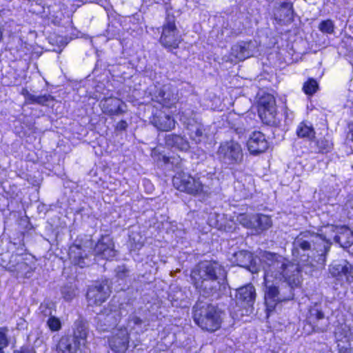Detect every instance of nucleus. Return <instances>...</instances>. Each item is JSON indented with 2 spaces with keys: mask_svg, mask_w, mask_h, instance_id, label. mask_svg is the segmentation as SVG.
Wrapping results in <instances>:
<instances>
[{
  "mask_svg": "<svg viewBox=\"0 0 353 353\" xmlns=\"http://www.w3.org/2000/svg\"><path fill=\"white\" fill-rule=\"evenodd\" d=\"M264 270V299L268 312L276 305L292 299V290L300 283L298 264L283 256L268 252L261 256Z\"/></svg>",
  "mask_w": 353,
  "mask_h": 353,
  "instance_id": "nucleus-1",
  "label": "nucleus"
},
{
  "mask_svg": "<svg viewBox=\"0 0 353 353\" xmlns=\"http://www.w3.org/2000/svg\"><path fill=\"white\" fill-rule=\"evenodd\" d=\"M194 285L205 296H219L225 290L226 272L216 262L204 261L192 271Z\"/></svg>",
  "mask_w": 353,
  "mask_h": 353,
  "instance_id": "nucleus-2",
  "label": "nucleus"
},
{
  "mask_svg": "<svg viewBox=\"0 0 353 353\" xmlns=\"http://www.w3.org/2000/svg\"><path fill=\"white\" fill-rule=\"evenodd\" d=\"M194 322L203 330L214 332L221 325V312L210 304L197 303L194 307Z\"/></svg>",
  "mask_w": 353,
  "mask_h": 353,
  "instance_id": "nucleus-3",
  "label": "nucleus"
},
{
  "mask_svg": "<svg viewBox=\"0 0 353 353\" xmlns=\"http://www.w3.org/2000/svg\"><path fill=\"white\" fill-rule=\"evenodd\" d=\"M173 185L177 190L190 194L196 195L206 192L199 178L183 172L173 177Z\"/></svg>",
  "mask_w": 353,
  "mask_h": 353,
  "instance_id": "nucleus-4",
  "label": "nucleus"
},
{
  "mask_svg": "<svg viewBox=\"0 0 353 353\" xmlns=\"http://www.w3.org/2000/svg\"><path fill=\"white\" fill-rule=\"evenodd\" d=\"M181 41V35L175 24V17L168 13L162 26L159 41L166 48L175 49Z\"/></svg>",
  "mask_w": 353,
  "mask_h": 353,
  "instance_id": "nucleus-5",
  "label": "nucleus"
},
{
  "mask_svg": "<svg viewBox=\"0 0 353 353\" xmlns=\"http://www.w3.org/2000/svg\"><path fill=\"white\" fill-rule=\"evenodd\" d=\"M258 112L263 123L268 125L276 123L277 111L275 99L273 95L268 93L259 94Z\"/></svg>",
  "mask_w": 353,
  "mask_h": 353,
  "instance_id": "nucleus-6",
  "label": "nucleus"
},
{
  "mask_svg": "<svg viewBox=\"0 0 353 353\" xmlns=\"http://www.w3.org/2000/svg\"><path fill=\"white\" fill-rule=\"evenodd\" d=\"M219 158L225 164H237L243 159L241 145L236 142L229 141L222 143L218 150Z\"/></svg>",
  "mask_w": 353,
  "mask_h": 353,
  "instance_id": "nucleus-7",
  "label": "nucleus"
},
{
  "mask_svg": "<svg viewBox=\"0 0 353 353\" xmlns=\"http://www.w3.org/2000/svg\"><path fill=\"white\" fill-rule=\"evenodd\" d=\"M256 44L255 41H241L233 45L231 48L228 57L225 59L226 61L236 63L243 61L254 54L256 52Z\"/></svg>",
  "mask_w": 353,
  "mask_h": 353,
  "instance_id": "nucleus-8",
  "label": "nucleus"
},
{
  "mask_svg": "<svg viewBox=\"0 0 353 353\" xmlns=\"http://www.w3.org/2000/svg\"><path fill=\"white\" fill-rule=\"evenodd\" d=\"M110 294L107 282L96 283L90 286L87 292V301L90 306L100 305Z\"/></svg>",
  "mask_w": 353,
  "mask_h": 353,
  "instance_id": "nucleus-9",
  "label": "nucleus"
},
{
  "mask_svg": "<svg viewBox=\"0 0 353 353\" xmlns=\"http://www.w3.org/2000/svg\"><path fill=\"white\" fill-rule=\"evenodd\" d=\"M121 313L117 305L109 304L107 307L97 314L98 324L101 330H107L114 326L120 319Z\"/></svg>",
  "mask_w": 353,
  "mask_h": 353,
  "instance_id": "nucleus-10",
  "label": "nucleus"
},
{
  "mask_svg": "<svg viewBox=\"0 0 353 353\" xmlns=\"http://www.w3.org/2000/svg\"><path fill=\"white\" fill-rule=\"evenodd\" d=\"M307 321L313 330L316 332H326L330 326V321L323 312L316 306L311 308Z\"/></svg>",
  "mask_w": 353,
  "mask_h": 353,
  "instance_id": "nucleus-11",
  "label": "nucleus"
},
{
  "mask_svg": "<svg viewBox=\"0 0 353 353\" xmlns=\"http://www.w3.org/2000/svg\"><path fill=\"white\" fill-rule=\"evenodd\" d=\"M94 252L97 256L103 259H112L116 255L112 239L108 236H102L96 244Z\"/></svg>",
  "mask_w": 353,
  "mask_h": 353,
  "instance_id": "nucleus-12",
  "label": "nucleus"
},
{
  "mask_svg": "<svg viewBox=\"0 0 353 353\" xmlns=\"http://www.w3.org/2000/svg\"><path fill=\"white\" fill-rule=\"evenodd\" d=\"M327 229L335 233L334 240L342 248H349L352 245L353 232L347 227L330 225L327 227Z\"/></svg>",
  "mask_w": 353,
  "mask_h": 353,
  "instance_id": "nucleus-13",
  "label": "nucleus"
},
{
  "mask_svg": "<svg viewBox=\"0 0 353 353\" xmlns=\"http://www.w3.org/2000/svg\"><path fill=\"white\" fill-rule=\"evenodd\" d=\"M158 101L163 106L171 108L179 101L178 89L171 85H165L159 92L157 97Z\"/></svg>",
  "mask_w": 353,
  "mask_h": 353,
  "instance_id": "nucleus-14",
  "label": "nucleus"
},
{
  "mask_svg": "<svg viewBox=\"0 0 353 353\" xmlns=\"http://www.w3.org/2000/svg\"><path fill=\"white\" fill-rule=\"evenodd\" d=\"M330 272L334 277L344 278L346 282H353V265L347 261L333 264L330 268Z\"/></svg>",
  "mask_w": 353,
  "mask_h": 353,
  "instance_id": "nucleus-15",
  "label": "nucleus"
},
{
  "mask_svg": "<svg viewBox=\"0 0 353 353\" xmlns=\"http://www.w3.org/2000/svg\"><path fill=\"white\" fill-rule=\"evenodd\" d=\"M248 149L252 154L264 152L268 148V143L265 135L261 132H254L250 135L248 143Z\"/></svg>",
  "mask_w": 353,
  "mask_h": 353,
  "instance_id": "nucleus-16",
  "label": "nucleus"
},
{
  "mask_svg": "<svg viewBox=\"0 0 353 353\" xmlns=\"http://www.w3.org/2000/svg\"><path fill=\"white\" fill-rule=\"evenodd\" d=\"M234 262L236 265L248 269L252 273H256L259 268L256 265V259L252 254L245 250H241L234 254Z\"/></svg>",
  "mask_w": 353,
  "mask_h": 353,
  "instance_id": "nucleus-17",
  "label": "nucleus"
},
{
  "mask_svg": "<svg viewBox=\"0 0 353 353\" xmlns=\"http://www.w3.org/2000/svg\"><path fill=\"white\" fill-rule=\"evenodd\" d=\"M129 334L126 329H121L110 340V345L117 352H124L128 348Z\"/></svg>",
  "mask_w": 353,
  "mask_h": 353,
  "instance_id": "nucleus-18",
  "label": "nucleus"
},
{
  "mask_svg": "<svg viewBox=\"0 0 353 353\" xmlns=\"http://www.w3.org/2000/svg\"><path fill=\"white\" fill-rule=\"evenodd\" d=\"M189 135L195 143H201L205 140L208 136V129L201 123L194 121L188 125Z\"/></svg>",
  "mask_w": 353,
  "mask_h": 353,
  "instance_id": "nucleus-19",
  "label": "nucleus"
},
{
  "mask_svg": "<svg viewBox=\"0 0 353 353\" xmlns=\"http://www.w3.org/2000/svg\"><path fill=\"white\" fill-rule=\"evenodd\" d=\"M256 298L254 287L248 284L238 289L236 299L242 303L250 307L252 306Z\"/></svg>",
  "mask_w": 353,
  "mask_h": 353,
  "instance_id": "nucleus-20",
  "label": "nucleus"
},
{
  "mask_svg": "<svg viewBox=\"0 0 353 353\" xmlns=\"http://www.w3.org/2000/svg\"><path fill=\"white\" fill-rule=\"evenodd\" d=\"M152 123L157 129L161 131H169L173 129L175 126V121L170 116L159 113V114L154 115Z\"/></svg>",
  "mask_w": 353,
  "mask_h": 353,
  "instance_id": "nucleus-21",
  "label": "nucleus"
},
{
  "mask_svg": "<svg viewBox=\"0 0 353 353\" xmlns=\"http://www.w3.org/2000/svg\"><path fill=\"white\" fill-rule=\"evenodd\" d=\"M123 102L115 97H109L101 101L102 110L109 115L119 114L123 112Z\"/></svg>",
  "mask_w": 353,
  "mask_h": 353,
  "instance_id": "nucleus-22",
  "label": "nucleus"
},
{
  "mask_svg": "<svg viewBox=\"0 0 353 353\" xmlns=\"http://www.w3.org/2000/svg\"><path fill=\"white\" fill-rule=\"evenodd\" d=\"M314 234L310 232L300 233L294 239V248H301L303 250H309L311 248V242L313 241Z\"/></svg>",
  "mask_w": 353,
  "mask_h": 353,
  "instance_id": "nucleus-23",
  "label": "nucleus"
},
{
  "mask_svg": "<svg viewBox=\"0 0 353 353\" xmlns=\"http://www.w3.org/2000/svg\"><path fill=\"white\" fill-rule=\"evenodd\" d=\"M88 334V330L87 327L84 324L79 323L74 331V336L72 340L79 347L85 346L87 343Z\"/></svg>",
  "mask_w": 353,
  "mask_h": 353,
  "instance_id": "nucleus-24",
  "label": "nucleus"
},
{
  "mask_svg": "<svg viewBox=\"0 0 353 353\" xmlns=\"http://www.w3.org/2000/svg\"><path fill=\"white\" fill-rule=\"evenodd\" d=\"M166 143L168 145L175 147L182 151H186L190 148L188 141L183 137L176 134H170L167 136Z\"/></svg>",
  "mask_w": 353,
  "mask_h": 353,
  "instance_id": "nucleus-25",
  "label": "nucleus"
},
{
  "mask_svg": "<svg viewBox=\"0 0 353 353\" xmlns=\"http://www.w3.org/2000/svg\"><path fill=\"white\" fill-rule=\"evenodd\" d=\"M80 347L68 337H62L58 344L59 353H77Z\"/></svg>",
  "mask_w": 353,
  "mask_h": 353,
  "instance_id": "nucleus-26",
  "label": "nucleus"
},
{
  "mask_svg": "<svg viewBox=\"0 0 353 353\" xmlns=\"http://www.w3.org/2000/svg\"><path fill=\"white\" fill-rule=\"evenodd\" d=\"M253 221L254 223V229L261 231L269 229L272 224L271 218L264 214H255Z\"/></svg>",
  "mask_w": 353,
  "mask_h": 353,
  "instance_id": "nucleus-27",
  "label": "nucleus"
},
{
  "mask_svg": "<svg viewBox=\"0 0 353 353\" xmlns=\"http://www.w3.org/2000/svg\"><path fill=\"white\" fill-rule=\"evenodd\" d=\"M26 100L28 103H36L46 105L48 102L53 101L54 98L50 94L34 95L26 91Z\"/></svg>",
  "mask_w": 353,
  "mask_h": 353,
  "instance_id": "nucleus-28",
  "label": "nucleus"
},
{
  "mask_svg": "<svg viewBox=\"0 0 353 353\" xmlns=\"http://www.w3.org/2000/svg\"><path fill=\"white\" fill-rule=\"evenodd\" d=\"M69 256L74 265H77L81 268H83L85 265L84 261L85 257L83 256L81 249L79 246L70 248Z\"/></svg>",
  "mask_w": 353,
  "mask_h": 353,
  "instance_id": "nucleus-29",
  "label": "nucleus"
},
{
  "mask_svg": "<svg viewBox=\"0 0 353 353\" xmlns=\"http://www.w3.org/2000/svg\"><path fill=\"white\" fill-rule=\"evenodd\" d=\"M296 134L298 137L301 138H307L309 140L314 137V131L311 125L305 123H301L296 129Z\"/></svg>",
  "mask_w": 353,
  "mask_h": 353,
  "instance_id": "nucleus-30",
  "label": "nucleus"
},
{
  "mask_svg": "<svg viewBox=\"0 0 353 353\" xmlns=\"http://www.w3.org/2000/svg\"><path fill=\"white\" fill-rule=\"evenodd\" d=\"M255 214H240L236 217V221L247 228H254V216Z\"/></svg>",
  "mask_w": 353,
  "mask_h": 353,
  "instance_id": "nucleus-31",
  "label": "nucleus"
},
{
  "mask_svg": "<svg viewBox=\"0 0 353 353\" xmlns=\"http://www.w3.org/2000/svg\"><path fill=\"white\" fill-rule=\"evenodd\" d=\"M279 12L280 17H281L283 14L284 16L282 20L286 21H290L292 20L293 12L292 9V5L290 3H283L279 9Z\"/></svg>",
  "mask_w": 353,
  "mask_h": 353,
  "instance_id": "nucleus-32",
  "label": "nucleus"
},
{
  "mask_svg": "<svg viewBox=\"0 0 353 353\" xmlns=\"http://www.w3.org/2000/svg\"><path fill=\"white\" fill-rule=\"evenodd\" d=\"M318 87L316 81L313 79H310L304 83L303 90L306 94L312 95L316 92Z\"/></svg>",
  "mask_w": 353,
  "mask_h": 353,
  "instance_id": "nucleus-33",
  "label": "nucleus"
},
{
  "mask_svg": "<svg viewBox=\"0 0 353 353\" xmlns=\"http://www.w3.org/2000/svg\"><path fill=\"white\" fill-rule=\"evenodd\" d=\"M46 323L52 332H57L61 328V323L60 319L53 315L48 319Z\"/></svg>",
  "mask_w": 353,
  "mask_h": 353,
  "instance_id": "nucleus-34",
  "label": "nucleus"
},
{
  "mask_svg": "<svg viewBox=\"0 0 353 353\" xmlns=\"http://www.w3.org/2000/svg\"><path fill=\"white\" fill-rule=\"evenodd\" d=\"M39 314L43 318H50L52 316V307L51 304L48 302L41 303L39 307Z\"/></svg>",
  "mask_w": 353,
  "mask_h": 353,
  "instance_id": "nucleus-35",
  "label": "nucleus"
},
{
  "mask_svg": "<svg viewBox=\"0 0 353 353\" xmlns=\"http://www.w3.org/2000/svg\"><path fill=\"white\" fill-rule=\"evenodd\" d=\"M319 28L323 33L332 34L334 32V26L333 22L328 19L321 21L319 26Z\"/></svg>",
  "mask_w": 353,
  "mask_h": 353,
  "instance_id": "nucleus-36",
  "label": "nucleus"
},
{
  "mask_svg": "<svg viewBox=\"0 0 353 353\" xmlns=\"http://www.w3.org/2000/svg\"><path fill=\"white\" fill-rule=\"evenodd\" d=\"M61 292L63 297L66 301H71L76 296V289L71 285L63 288Z\"/></svg>",
  "mask_w": 353,
  "mask_h": 353,
  "instance_id": "nucleus-37",
  "label": "nucleus"
},
{
  "mask_svg": "<svg viewBox=\"0 0 353 353\" xmlns=\"http://www.w3.org/2000/svg\"><path fill=\"white\" fill-rule=\"evenodd\" d=\"M8 330L6 328L0 329V347H6L8 345L7 336Z\"/></svg>",
  "mask_w": 353,
  "mask_h": 353,
  "instance_id": "nucleus-38",
  "label": "nucleus"
},
{
  "mask_svg": "<svg viewBox=\"0 0 353 353\" xmlns=\"http://www.w3.org/2000/svg\"><path fill=\"white\" fill-rule=\"evenodd\" d=\"M28 268V265L26 263L20 262L17 263L14 271H16L21 276H28L27 273L25 272V270H26Z\"/></svg>",
  "mask_w": 353,
  "mask_h": 353,
  "instance_id": "nucleus-39",
  "label": "nucleus"
},
{
  "mask_svg": "<svg viewBox=\"0 0 353 353\" xmlns=\"http://www.w3.org/2000/svg\"><path fill=\"white\" fill-rule=\"evenodd\" d=\"M252 190H253V185H252V183L250 181L246 188H244L243 190H240V191H241L240 196L244 199H246L251 195Z\"/></svg>",
  "mask_w": 353,
  "mask_h": 353,
  "instance_id": "nucleus-40",
  "label": "nucleus"
},
{
  "mask_svg": "<svg viewBox=\"0 0 353 353\" xmlns=\"http://www.w3.org/2000/svg\"><path fill=\"white\" fill-rule=\"evenodd\" d=\"M128 270L124 266H119L117 269V276L119 279H123L127 276Z\"/></svg>",
  "mask_w": 353,
  "mask_h": 353,
  "instance_id": "nucleus-41",
  "label": "nucleus"
},
{
  "mask_svg": "<svg viewBox=\"0 0 353 353\" xmlns=\"http://www.w3.org/2000/svg\"><path fill=\"white\" fill-rule=\"evenodd\" d=\"M142 323V320L136 315H131L129 317V325L133 324L134 325H140Z\"/></svg>",
  "mask_w": 353,
  "mask_h": 353,
  "instance_id": "nucleus-42",
  "label": "nucleus"
},
{
  "mask_svg": "<svg viewBox=\"0 0 353 353\" xmlns=\"http://www.w3.org/2000/svg\"><path fill=\"white\" fill-rule=\"evenodd\" d=\"M220 228L225 231H230L234 228V223L232 221H230L227 225L221 224Z\"/></svg>",
  "mask_w": 353,
  "mask_h": 353,
  "instance_id": "nucleus-43",
  "label": "nucleus"
},
{
  "mask_svg": "<svg viewBox=\"0 0 353 353\" xmlns=\"http://www.w3.org/2000/svg\"><path fill=\"white\" fill-rule=\"evenodd\" d=\"M128 127V123L125 121H120L117 125V128L120 130H125Z\"/></svg>",
  "mask_w": 353,
  "mask_h": 353,
  "instance_id": "nucleus-44",
  "label": "nucleus"
},
{
  "mask_svg": "<svg viewBox=\"0 0 353 353\" xmlns=\"http://www.w3.org/2000/svg\"><path fill=\"white\" fill-rule=\"evenodd\" d=\"M241 185H241V183L240 182H237V183H236V185L235 186V188L236 189H237V188L241 189Z\"/></svg>",
  "mask_w": 353,
  "mask_h": 353,
  "instance_id": "nucleus-45",
  "label": "nucleus"
},
{
  "mask_svg": "<svg viewBox=\"0 0 353 353\" xmlns=\"http://www.w3.org/2000/svg\"><path fill=\"white\" fill-rule=\"evenodd\" d=\"M3 350V347H0V353H4Z\"/></svg>",
  "mask_w": 353,
  "mask_h": 353,
  "instance_id": "nucleus-46",
  "label": "nucleus"
},
{
  "mask_svg": "<svg viewBox=\"0 0 353 353\" xmlns=\"http://www.w3.org/2000/svg\"><path fill=\"white\" fill-rule=\"evenodd\" d=\"M1 36H2V32H1V31L0 30V39L1 38Z\"/></svg>",
  "mask_w": 353,
  "mask_h": 353,
  "instance_id": "nucleus-47",
  "label": "nucleus"
}]
</instances>
